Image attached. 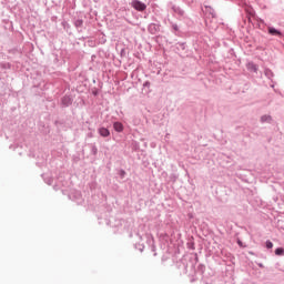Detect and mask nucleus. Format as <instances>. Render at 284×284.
I'll use <instances>...</instances> for the list:
<instances>
[{
  "label": "nucleus",
  "mask_w": 284,
  "mask_h": 284,
  "mask_svg": "<svg viewBox=\"0 0 284 284\" xmlns=\"http://www.w3.org/2000/svg\"><path fill=\"white\" fill-rule=\"evenodd\" d=\"M266 247L267 250H272L274 247V244L271 241H266Z\"/></svg>",
  "instance_id": "nucleus-6"
},
{
  "label": "nucleus",
  "mask_w": 284,
  "mask_h": 284,
  "mask_svg": "<svg viewBox=\"0 0 284 284\" xmlns=\"http://www.w3.org/2000/svg\"><path fill=\"white\" fill-rule=\"evenodd\" d=\"M276 256H284V250L282 247H278L275 250Z\"/></svg>",
  "instance_id": "nucleus-4"
},
{
  "label": "nucleus",
  "mask_w": 284,
  "mask_h": 284,
  "mask_svg": "<svg viewBox=\"0 0 284 284\" xmlns=\"http://www.w3.org/2000/svg\"><path fill=\"white\" fill-rule=\"evenodd\" d=\"M99 134L101 136H108L110 134V130H108L106 128H101L99 129Z\"/></svg>",
  "instance_id": "nucleus-2"
},
{
  "label": "nucleus",
  "mask_w": 284,
  "mask_h": 284,
  "mask_svg": "<svg viewBox=\"0 0 284 284\" xmlns=\"http://www.w3.org/2000/svg\"><path fill=\"white\" fill-rule=\"evenodd\" d=\"M262 121L265 122V121H272V116L270 115H264L262 116Z\"/></svg>",
  "instance_id": "nucleus-7"
},
{
  "label": "nucleus",
  "mask_w": 284,
  "mask_h": 284,
  "mask_svg": "<svg viewBox=\"0 0 284 284\" xmlns=\"http://www.w3.org/2000/svg\"><path fill=\"white\" fill-rule=\"evenodd\" d=\"M132 6L135 10H139L140 12H143V10H145L146 8L145 3L141 1H133Z\"/></svg>",
  "instance_id": "nucleus-1"
},
{
  "label": "nucleus",
  "mask_w": 284,
  "mask_h": 284,
  "mask_svg": "<svg viewBox=\"0 0 284 284\" xmlns=\"http://www.w3.org/2000/svg\"><path fill=\"white\" fill-rule=\"evenodd\" d=\"M65 101H70V99L64 98V99L62 100L63 103H65Z\"/></svg>",
  "instance_id": "nucleus-8"
},
{
  "label": "nucleus",
  "mask_w": 284,
  "mask_h": 284,
  "mask_svg": "<svg viewBox=\"0 0 284 284\" xmlns=\"http://www.w3.org/2000/svg\"><path fill=\"white\" fill-rule=\"evenodd\" d=\"M113 128H114L115 132H121L123 130V124L121 122H115L113 124Z\"/></svg>",
  "instance_id": "nucleus-3"
},
{
  "label": "nucleus",
  "mask_w": 284,
  "mask_h": 284,
  "mask_svg": "<svg viewBox=\"0 0 284 284\" xmlns=\"http://www.w3.org/2000/svg\"><path fill=\"white\" fill-rule=\"evenodd\" d=\"M268 32H270V34H273V36L281 34V33L278 32V30H276V29H274V28H268Z\"/></svg>",
  "instance_id": "nucleus-5"
},
{
  "label": "nucleus",
  "mask_w": 284,
  "mask_h": 284,
  "mask_svg": "<svg viewBox=\"0 0 284 284\" xmlns=\"http://www.w3.org/2000/svg\"><path fill=\"white\" fill-rule=\"evenodd\" d=\"M254 70H256V67H254Z\"/></svg>",
  "instance_id": "nucleus-9"
}]
</instances>
